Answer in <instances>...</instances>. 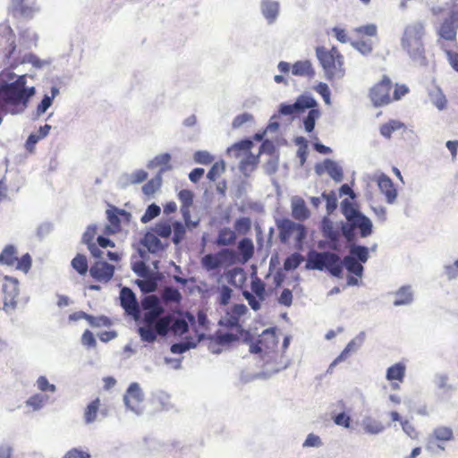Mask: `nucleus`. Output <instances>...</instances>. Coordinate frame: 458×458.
Returning <instances> with one entry per match:
<instances>
[{
    "instance_id": "f257e3e1",
    "label": "nucleus",
    "mask_w": 458,
    "mask_h": 458,
    "mask_svg": "<svg viewBox=\"0 0 458 458\" xmlns=\"http://www.w3.org/2000/svg\"><path fill=\"white\" fill-rule=\"evenodd\" d=\"M369 259V250L365 246L352 245L350 248V255L345 256L343 260L340 257L333 252L311 251L309 253L306 268L324 270L336 277H340L343 274L344 266L348 272L361 276L363 273V266L361 263L367 262Z\"/></svg>"
},
{
    "instance_id": "f03ea898",
    "label": "nucleus",
    "mask_w": 458,
    "mask_h": 458,
    "mask_svg": "<svg viewBox=\"0 0 458 458\" xmlns=\"http://www.w3.org/2000/svg\"><path fill=\"white\" fill-rule=\"evenodd\" d=\"M144 310L143 326L140 327L139 334L142 341L153 343L157 335L165 336L168 334L170 315L161 317L164 308L156 295H148L141 301Z\"/></svg>"
},
{
    "instance_id": "7ed1b4c3",
    "label": "nucleus",
    "mask_w": 458,
    "mask_h": 458,
    "mask_svg": "<svg viewBox=\"0 0 458 458\" xmlns=\"http://www.w3.org/2000/svg\"><path fill=\"white\" fill-rule=\"evenodd\" d=\"M27 80L25 75L19 76L11 83L0 88V99L10 107L13 114L23 112L29 103V99L35 94L34 87H26Z\"/></svg>"
},
{
    "instance_id": "20e7f679",
    "label": "nucleus",
    "mask_w": 458,
    "mask_h": 458,
    "mask_svg": "<svg viewBox=\"0 0 458 458\" xmlns=\"http://www.w3.org/2000/svg\"><path fill=\"white\" fill-rule=\"evenodd\" d=\"M408 92L406 85L395 84L394 87L390 77L383 75L381 80L369 89L368 96L375 107H380L400 100Z\"/></svg>"
},
{
    "instance_id": "39448f33",
    "label": "nucleus",
    "mask_w": 458,
    "mask_h": 458,
    "mask_svg": "<svg viewBox=\"0 0 458 458\" xmlns=\"http://www.w3.org/2000/svg\"><path fill=\"white\" fill-rule=\"evenodd\" d=\"M316 55L329 81L341 79L344 76V57L336 47L327 48L324 46L316 48Z\"/></svg>"
},
{
    "instance_id": "423d86ee",
    "label": "nucleus",
    "mask_w": 458,
    "mask_h": 458,
    "mask_svg": "<svg viewBox=\"0 0 458 458\" xmlns=\"http://www.w3.org/2000/svg\"><path fill=\"white\" fill-rule=\"evenodd\" d=\"M423 35L424 27L421 23L411 24L404 30L402 47L414 59L424 57Z\"/></svg>"
},
{
    "instance_id": "0eeeda50",
    "label": "nucleus",
    "mask_w": 458,
    "mask_h": 458,
    "mask_svg": "<svg viewBox=\"0 0 458 458\" xmlns=\"http://www.w3.org/2000/svg\"><path fill=\"white\" fill-rule=\"evenodd\" d=\"M238 261V255L231 249H222L216 253L204 255L200 259L201 267L208 272H220Z\"/></svg>"
},
{
    "instance_id": "6e6552de",
    "label": "nucleus",
    "mask_w": 458,
    "mask_h": 458,
    "mask_svg": "<svg viewBox=\"0 0 458 458\" xmlns=\"http://www.w3.org/2000/svg\"><path fill=\"white\" fill-rule=\"evenodd\" d=\"M341 208L344 216L347 219V223H353V225H359L361 237H367L371 234V221L363 216L352 202L344 199L342 201Z\"/></svg>"
},
{
    "instance_id": "1a4fd4ad",
    "label": "nucleus",
    "mask_w": 458,
    "mask_h": 458,
    "mask_svg": "<svg viewBox=\"0 0 458 458\" xmlns=\"http://www.w3.org/2000/svg\"><path fill=\"white\" fill-rule=\"evenodd\" d=\"M31 257L29 253L17 257L14 246L7 245L0 254V263L8 267H15L16 269L28 273L31 267Z\"/></svg>"
},
{
    "instance_id": "9d476101",
    "label": "nucleus",
    "mask_w": 458,
    "mask_h": 458,
    "mask_svg": "<svg viewBox=\"0 0 458 458\" xmlns=\"http://www.w3.org/2000/svg\"><path fill=\"white\" fill-rule=\"evenodd\" d=\"M3 293L4 310H13L17 304L19 295V281L14 277L5 276L4 277Z\"/></svg>"
},
{
    "instance_id": "9b49d317",
    "label": "nucleus",
    "mask_w": 458,
    "mask_h": 458,
    "mask_svg": "<svg viewBox=\"0 0 458 458\" xmlns=\"http://www.w3.org/2000/svg\"><path fill=\"white\" fill-rule=\"evenodd\" d=\"M317 106V102L311 97L301 96L293 104H281L279 113L282 115L296 116L303 113L308 108Z\"/></svg>"
},
{
    "instance_id": "f8f14e48",
    "label": "nucleus",
    "mask_w": 458,
    "mask_h": 458,
    "mask_svg": "<svg viewBox=\"0 0 458 458\" xmlns=\"http://www.w3.org/2000/svg\"><path fill=\"white\" fill-rule=\"evenodd\" d=\"M124 403L128 409L136 413H140L142 409L144 400L142 391L137 383H132L128 387L123 397Z\"/></svg>"
},
{
    "instance_id": "ddd939ff",
    "label": "nucleus",
    "mask_w": 458,
    "mask_h": 458,
    "mask_svg": "<svg viewBox=\"0 0 458 458\" xmlns=\"http://www.w3.org/2000/svg\"><path fill=\"white\" fill-rule=\"evenodd\" d=\"M458 30V12L453 11L449 13L443 22L441 23L438 35L440 38L448 40L455 41Z\"/></svg>"
},
{
    "instance_id": "4468645a",
    "label": "nucleus",
    "mask_w": 458,
    "mask_h": 458,
    "mask_svg": "<svg viewBox=\"0 0 458 458\" xmlns=\"http://www.w3.org/2000/svg\"><path fill=\"white\" fill-rule=\"evenodd\" d=\"M114 267L106 261H96L89 268L90 276L98 282L107 283L114 276Z\"/></svg>"
},
{
    "instance_id": "2eb2a0df",
    "label": "nucleus",
    "mask_w": 458,
    "mask_h": 458,
    "mask_svg": "<svg viewBox=\"0 0 458 458\" xmlns=\"http://www.w3.org/2000/svg\"><path fill=\"white\" fill-rule=\"evenodd\" d=\"M121 306L125 312L134 318L140 315V307L134 293L128 287H123L120 292Z\"/></svg>"
},
{
    "instance_id": "dca6fc26",
    "label": "nucleus",
    "mask_w": 458,
    "mask_h": 458,
    "mask_svg": "<svg viewBox=\"0 0 458 458\" xmlns=\"http://www.w3.org/2000/svg\"><path fill=\"white\" fill-rule=\"evenodd\" d=\"M11 6L14 17L31 19L37 11L34 0H11Z\"/></svg>"
},
{
    "instance_id": "f3484780",
    "label": "nucleus",
    "mask_w": 458,
    "mask_h": 458,
    "mask_svg": "<svg viewBox=\"0 0 458 458\" xmlns=\"http://www.w3.org/2000/svg\"><path fill=\"white\" fill-rule=\"evenodd\" d=\"M405 370V365L401 362L395 363L387 369L386 377L388 381L392 382L393 389H398L399 384L403 382Z\"/></svg>"
},
{
    "instance_id": "a211bd4d",
    "label": "nucleus",
    "mask_w": 458,
    "mask_h": 458,
    "mask_svg": "<svg viewBox=\"0 0 458 458\" xmlns=\"http://www.w3.org/2000/svg\"><path fill=\"white\" fill-rule=\"evenodd\" d=\"M377 182L380 191L386 196V201L394 203L397 196V191L392 180L386 174H381L378 176Z\"/></svg>"
},
{
    "instance_id": "6ab92c4d",
    "label": "nucleus",
    "mask_w": 458,
    "mask_h": 458,
    "mask_svg": "<svg viewBox=\"0 0 458 458\" xmlns=\"http://www.w3.org/2000/svg\"><path fill=\"white\" fill-rule=\"evenodd\" d=\"M247 312L248 309L244 304H234L226 312L225 325L229 327H239L240 318Z\"/></svg>"
},
{
    "instance_id": "aec40b11",
    "label": "nucleus",
    "mask_w": 458,
    "mask_h": 458,
    "mask_svg": "<svg viewBox=\"0 0 458 458\" xmlns=\"http://www.w3.org/2000/svg\"><path fill=\"white\" fill-rule=\"evenodd\" d=\"M97 234V227L95 225L89 226L82 235V241L88 245V249L95 258H101L102 251L93 242Z\"/></svg>"
},
{
    "instance_id": "412c9836",
    "label": "nucleus",
    "mask_w": 458,
    "mask_h": 458,
    "mask_svg": "<svg viewBox=\"0 0 458 458\" xmlns=\"http://www.w3.org/2000/svg\"><path fill=\"white\" fill-rule=\"evenodd\" d=\"M125 211L118 209L116 208H112L111 209H107V220L109 225L106 226V231L109 233H115L121 229V220L119 215H124Z\"/></svg>"
},
{
    "instance_id": "4be33fe9",
    "label": "nucleus",
    "mask_w": 458,
    "mask_h": 458,
    "mask_svg": "<svg viewBox=\"0 0 458 458\" xmlns=\"http://www.w3.org/2000/svg\"><path fill=\"white\" fill-rule=\"evenodd\" d=\"M204 337V333H198L195 338L189 339V337H185L186 341L182 343L174 344L171 346V352L174 354H182L186 351L194 348L198 342H199Z\"/></svg>"
},
{
    "instance_id": "5701e85b",
    "label": "nucleus",
    "mask_w": 458,
    "mask_h": 458,
    "mask_svg": "<svg viewBox=\"0 0 458 458\" xmlns=\"http://www.w3.org/2000/svg\"><path fill=\"white\" fill-rule=\"evenodd\" d=\"M189 331V325L183 318H174L170 315L168 333L171 332L175 336H182Z\"/></svg>"
},
{
    "instance_id": "b1692460",
    "label": "nucleus",
    "mask_w": 458,
    "mask_h": 458,
    "mask_svg": "<svg viewBox=\"0 0 458 458\" xmlns=\"http://www.w3.org/2000/svg\"><path fill=\"white\" fill-rule=\"evenodd\" d=\"M399 130H406V125L398 120L392 119L380 126L379 132L384 138L389 140L393 132Z\"/></svg>"
},
{
    "instance_id": "393cba45",
    "label": "nucleus",
    "mask_w": 458,
    "mask_h": 458,
    "mask_svg": "<svg viewBox=\"0 0 458 458\" xmlns=\"http://www.w3.org/2000/svg\"><path fill=\"white\" fill-rule=\"evenodd\" d=\"M142 244L151 253H157L163 250L161 241L158 239V235L153 233H147L142 240Z\"/></svg>"
},
{
    "instance_id": "a878e982",
    "label": "nucleus",
    "mask_w": 458,
    "mask_h": 458,
    "mask_svg": "<svg viewBox=\"0 0 458 458\" xmlns=\"http://www.w3.org/2000/svg\"><path fill=\"white\" fill-rule=\"evenodd\" d=\"M263 15L269 22H273L278 15L279 4L276 2L264 0L261 4Z\"/></svg>"
},
{
    "instance_id": "bb28decb",
    "label": "nucleus",
    "mask_w": 458,
    "mask_h": 458,
    "mask_svg": "<svg viewBox=\"0 0 458 458\" xmlns=\"http://www.w3.org/2000/svg\"><path fill=\"white\" fill-rule=\"evenodd\" d=\"M292 72L296 76L307 77H313L315 73L311 63L308 60L296 62L292 67Z\"/></svg>"
},
{
    "instance_id": "cd10ccee",
    "label": "nucleus",
    "mask_w": 458,
    "mask_h": 458,
    "mask_svg": "<svg viewBox=\"0 0 458 458\" xmlns=\"http://www.w3.org/2000/svg\"><path fill=\"white\" fill-rule=\"evenodd\" d=\"M236 233L230 228L225 227L218 233L216 243L218 246H229L234 244L236 241Z\"/></svg>"
},
{
    "instance_id": "c85d7f7f",
    "label": "nucleus",
    "mask_w": 458,
    "mask_h": 458,
    "mask_svg": "<svg viewBox=\"0 0 458 458\" xmlns=\"http://www.w3.org/2000/svg\"><path fill=\"white\" fill-rule=\"evenodd\" d=\"M325 171L334 179L336 182H340L343 180L344 174L341 166L337 163L331 159H327L323 164Z\"/></svg>"
},
{
    "instance_id": "c756f323",
    "label": "nucleus",
    "mask_w": 458,
    "mask_h": 458,
    "mask_svg": "<svg viewBox=\"0 0 458 458\" xmlns=\"http://www.w3.org/2000/svg\"><path fill=\"white\" fill-rule=\"evenodd\" d=\"M99 408V398H96L87 405L84 411V420L87 424L92 423L96 420Z\"/></svg>"
},
{
    "instance_id": "7c9ffc66",
    "label": "nucleus",
    "mask_w": 458,
    "mask_h": 458,
    "mask_svg": "<svg viewBox=\"0 0 458 458\" xmlns=\"http://www.w3.org/2000/svg\"><path fill=\"white\" fill-rule=\"evenodd\" d=\"M297 230H303V227L291 220H284L280 225V237L282 240L286 241Z\"/></svg>"
},
{
    "instance_id": "2f4dec72",
    "label": "nucleus",
    "mask_w": 458,
    "mask_h": 458,
    "mask_svg": "<svg viewBox=\"0 0 458 458\" xmlns=\"http://www.w3.org/2000/svg\"><path fill=\"white\" fill-rule=\"evenodd\" d=\"M239 251L242 256V262H247L251 259L254 253V246L252 241L249 238H243L238 245Z\"/></svg>"
},
{
    "instance_id": "473e14b6",
    "label": "nucleus",
    "mask_w": 458,
    "mask_h": 458,
    "mask_svg": "<svg viewBox=\"0 0 458 458\" xmlns=\"http://www.w3.org/2000/svg\"><path fill=\"white\" fill-rule=\"evenodd\" d=\"M72 267L81 276H85L89 271L87 258L83 254L79 253L72 259Z\"/></svg>"
},
{
    "instance_id": "72a5a7b5",
    "label": "nucleus",
    "mask_w": 458,
    "mask_h": 458,
    "mask_svg": "<svg viewBox=\"0 0 458 458\" xmlns=\"http://www.w3.org/2000/svg\"><path fill=\"white\" fill-rule=\"evenodd\" d=\"M250 289L252 292L251 293L255 294L259 299V301H265L267 295L266 285L264 282L257 276L251 279Z\"/></svg>"
},
{
    "instance_id": "f704fd0d",
    "label": "nucleus",
    "mask_w": 458,
    "mask_h": 458,
    "mask_svg": "<svg viewBox=\"0 0 458 458\" xmlns=\"http://www.w3.org/2000/svg\"><path fill=\"white\" fill-rule=\"evenodd\" d=\"M173 223L170 220L160 221L153 227V232L162 238H168L172 233Z\"/></svg>"
},
{
    "instance_id": "c9c22d12",
    "label": "nucleus",
    "mask_w": 458,
    "mask_h": 458,
    "mask_svg": "<svg viewBox=\"0 0 458 458\" xmlns=\"http://www.w3.org/2000/svg\"><path fill=\"white\" fill-rule=\"evenodd\" d=\"M412 301V293L408 286L402 287L396 293V299L394 301V306L409 304Z\"/></svg>"
},
{
    "instance_id": "e433bc0d",
    "label": "nucleus",
    "mask_w": 458,
    "mask_h": 458,
    "mask_svg": "<svg viewBox=\"0 0 458 458\" xmlns=\"http://www.w3.org/2000/svg\"><path fill=\"white\" fill-rule=\"evenodd\" d=\"M48 400V397L45 394H36L30 396L27 401L26 404L27 406H30L32 408L33 411H38L41 409L44 404Z\"/></svg>"
},
{
    "instance_id": "4c0bfd02",
    "label": "nucleus",
    "mask_w": 458,
    "mask_h": 458,
    "mask_svg": "<svg viewBox=\"0 0 458 458\" xmlns=\"http://www.w3.org/2000/svg\"><path fill=\"white\" fill-rule=\"evenodd\" d=\"M225 171V164L223 160L216 162L208 171L207 177L212 182L216 181Z\"/></svg>"
},
{
    "instance_id": "58836bf2",
    "label": "nucleus",
    "mask_w": 458,
    "mask_h": 458,
    "mask_svg": "<svg viewBox=\"0 0 458 458\" xmlns=\"http://www.w3.org/2000/svg\"><path fill=\"white\" fill-rule=\"evenodd\" d=\"M161 186V177L160 175L157 176L156 178H153L149 181H148L143 186H142V191L147 196H152L156 191L159 190Z\"/></svg>"
},
{
    "instance_id": "ea45409f",
    "label": "nucleus",
    "mask_w": 458,
    "mask_h": 458,
    "mask_svg": "<svg viewBox=\"0 0 458 458\" xmlns=\"http://www.w3.org/2000/svg\"><path fill=\"white\" fill-rule=\"evenodd\" d=\"M433 437L439 441H450L454 438V433L448 427H438L433 430Z\"/></svg>"
},
{
    "instance_id": "a19ab883",
    "label": "nucleus",
    "mask_w": 458,
    "mask_h": 458,
    "mask_svg": "<svg viewBox=\"0 0 458 458\" xmlns=\"http://www.w3.org/2000/svg\"><path fill=\"white\" fill-rule=\"evenodd\" d=\"M320 116V112L313 107L308 113V115L303 121L304 128L308 132H311L314 130L316 120Z\"/></svg>"
},
{
    "instance_id": "79ce46f5",
    "label": "nucleus",
    "mask_w": 458,
    "mask_h": 458,
    "mask_svg": "<svg viewBox=\"0 0 458 458\" xmlns=\"http://www.w3.org/2000/svg\"><path fill=\"white\" fill-rule=\"evenodd\" d=\"M352 46L362 55H369L372 52L373 45L371 40L358 39L351 42Z\"/></svg>"
},
{
    "instance_id": "37998d69",
    "label": "nucleus",
    "mask_w": 458,
    "mask_h": 458,
    "mask_svg": "<svg viewBox=\"0 0 458 458\" xmlns=\"http://www.w3.org/2000/svg\"><path fill=\"white\" fill-rule=\"evenodd\" d=\"M172 230L174 232L173 242L178 244L184 238L186 233V228L184 225L179 221L173 223Z\"/></svg>"
},
{
    "instance_id": "c03bdc74",
    "label": "nucleus",
    "mask_w": 458,
    "mask_h": 458,
    "mask_svg": "<svg viewBox=\"0 0 458 458\" xmlns=\"http://www.w3.org/2000/svg\"><path fill=\"white\" fill-rule=\"evenodd\" d=\"M162 297L165 301H172L175 303H179L182 299L179 290L174 287L165 288Z\"/></svg>"
},
{
    "instance_id": "a18cd8bd",
    "label": "nucleus",
    "mask_w": 458,
    "mask_h": 458,
    "mask_svg": "<svg viewBox=\"0 0 458 458\" xmlns=\"http://www.w3.org/2000/svg\"><path fill=\"white\" fill-rule=\"evenodd\" d=\"M171 160V156L168 153H163L157 156L151 162V165L154 166H165L161 169V172H165L171 168L169 165Z\"/></svg>"
},
{
    "instance_id": "49530a36",
    "label": "nucleus",
    "mask_w": 458,
    "mask_h": 458,
    "mask_svg": "<svg viewBox=\"0 0 458 458\" xmlns=\"http://www.w3.org/2000/svg\"><path fill=\"white\" fill-rule=\"evenodd\" d=\"M233 294V290L226 286L223 285L218 290V297H217V302L222 305L225 306L229 303Z\"/></svg>"
},
{
    "instance_id": "de8ad7c7",
    "label": "nucleus",
    "mask_w": 458,
    "mask_h": 458,
    "mask_svg": "<svg viewBox=\"0 0 458 458\" xmlns=\"http://www.w3.org/2000/svg\"><path fill=\"white\" fill-rule=\"evenodd\" d=\"M7 36H6V43L7 47L5 48V55L7 57H10L16 49V44H15V34L13 30L11 29V27H7Z\"/></svg>"
},
{
    "instance_id": "09e8293b",
    "label": "nucleus",
    "mask_w": 458,
    "mask_h": 458,
    "mask_svg": "<svg viewBox=\"0 0 458 458\" xmlns=\"http://www.w3.org/2000/svg\"><path fill=\"white\" fill-rule=\"evenodd\" d=\"M302 261V257L299 253H294L289 256L284 262V268L285 270H293L297 268Z\"/></svg>"
},
{
    "instance_id": "8fccbe9b",
    "label": "nucleus",
    "mask_w": 458,
    "mask_h": 458,
    "mask_svg": "<svg viewBox=\"0 0 458 458\" xmlns=\"http://www.w3.org/2000/svg\"><path fill=\"white\" fill-rule=\"evenodd\" d=\"M242 296L247 300L248 304L253 310L257 311V310H260V308H261L260 303L263 301H259V299L256 295H254L253 293H250L247 290H244L242 292Z\"/></svg>"
},
{
    "instance_id": "3c124183",
    "label": "nucleus",
    "mask_w": 458,
    "mask_h": 458,
    "mask_svg": "<svg viewBox=\"0 0 458 458\" xmlns=\"http://www.w3.org/2000/svg\"><path fill=\"white\" fill-rule=\"evenodd\" d=\"M160 208L156 204L149 205L141 217L143 223H147L160 214Z\"/></svg>"
},
{
    "instance_id": "603ef678",
    "label": "nucleus",
    "mask_w": 458,
    "mask_h": 458,
    "mask_svg": "<svg viewBox=\"0 0 458 458\" xmlns=\"http://www.w3.org/2000/svg\"><path fill=\"white\" fill-rule=\"evenodd\" d=\"M401 425L403 430L409 437H411V439L419 438V431L416 429L415 426L412 423H411L408 420H401Z\"/></svg>"
},
{
    "instance_id": "864d4df0",
    "label": "nucleus",
    "mask_w": 458,
    "mask_h": 458,
    "mask_svg": "<svg viewBox=\"0 0 458 458\" xmlns=\"http://www.w3.org/2000/svg\"><path fill=\"white\" fill-rule=\"evenodd\" d=\"M56 92H57V89H53V96H55V94ZM53 98L54 97H49L47 95H46L43 98V99L41 100V102L38 104V106L37 107L38 115L44 114L49 108V106L52 105Z\"/></svg>"
},
{
    "instance_id": "5fc2aeb1",
    "label": "nucleus",
    "mask_w": 458,
    "mask_h": 458,
    "mask_svg": "<svg viewBox=\"0 0 458 458\" xmlns=\"http://www.w3.org/2000/svg\"><path fill=\"white\" fill-rule=\"evenodd\" d=\"M179 199L182 204V208L188 209L192 204L193 194L190 190H182L178 194Z\"/></svg>"
},
{
    "instance_id": "6e6d98bb",
    "label": "nucleus",
    "mask_w": 458,
    "mask_h": 458,
    "mask_svg": "<svg viewBox=\"0 0 458 458\" xmlns=\"http://www.w3.org/2000/svg\"><path fill=\"white\" fill-rule=\"evenodd\" d=\"M258 163V157L249 154L246 158L241 161L240 169L242 171L253 170Z\"/></svg>"
},
{
    "instance_id": "4d7b16f0",
    "label": "nucleus",
    "mask_w": 458,
    "mask_h": 458,
    "mask_svg": "<svg viewBox=\"0 0 458 458\" xmlns=\"http://www.w3.org/2000/svg\"><path fill=\"white\" fill-rule=\"evenodd\" d=\"M357 35H367L374 37L377 35V26L375 24H367L354 29Z\"/></svg>"
},
{
    "instance_id": "13d9d810",
    "label": "nucleus",
    "mask_w": 458,
    "mask_h": 458,
    "mask_svg": "<svg viewBox=\"0 0 458 458\" xmlns=\"http://www.w3.org/2000/svg\"><path fill=\"white\" fill-rule=\"evenodd\" d=\"M37 386H38V388L42 392L54 393L55 391V386L53 384H50L45 376H40L38 378Z\"/></svg>"
},
{
    "instance_id": "bf43d9fd",
    "label": "nucleus",
    "mask_w": 458,
    "mask_h": 458,
    "mask_svg": "<svg viewBox=\"0 0 458 458\" xmlns=\"http://www.w3.org/2000/svg\"><path fill=\"white\" fill-rule=\"evenodd\" d=\"M253 120V116L250 114L243 113L241 114L233 120L232 126L234 129H237L241 127L242 124H244L247 122H250Z\"/></svg>"
},
{
    "instance_id": "052dcab7",
    "label": "nucleus",
    "mask_w": 458,
    "mask_h": 458,
    "mask_svg": "<svg viewBox=\"0 0 458 458\" xmlns=\"http://www.w3.org/2000/svg\"><path fill=\"white\" fill-rule=\"evenodd\" d=\"M343 234L346 238L348 242H353L355 233L354 230L359 229V225H353V223H347L343 226Z\"/></svg>"
},
{
    "instance_id": "680f3d73",
    "label": "nucleus",
    "mask_w": 458,
    "mask_h": 458,
    "mask_svg": "<svg viewBox=\"0 0 458 458\" xmlns=\"http://www.w3.org/2000/svg\"><path fill=\"white\" fill-rule=\"evenodd\" d=\"M436 384L439 389H442L445 392L452 391L454 389L453 386L449 384L448 377L445 375L438 376L437 377Z\"/></svg>"
},
{
    "instance_id": "e2e57ef3",
    "label": "nucleus",
    "mask_w": 458,
    "mask_h": 458,
    "mask_svg": "<svg viewBox=\"0 0 458 458\" xmlns=\"http://www.w3.org/2000/svg\"><path fill=\"white\" fill-rule=\"evenodd\" d=\"M278 302L285 307H290L293 303V293L289 289H284L278 297Z\"/></svg>"
},
{
    "instance_id": "0e129e2a",
    "label": "nucleus",
    "mask_w": 458,
    "mask_h": 458,
    "mask_svg": "<svg viewBox=\"0 0 458 458\" xmlns=\"http://www.w3.org/2000/svg\"><path fill=\"white\" fill-rule=\"evenodd\" d=\"M316 91L321 95L326 104H330V90L326 83L320 82L316 87Z\"/></svg>"
},
{
    "instance_id": "69168bd1",
    "label": "nucleus",
    "mask_w": 458,
    "mask_h": 458,
    "mask_svg": "<svg viewBox=\"0 0 458 458\" xmlns=\"http://www.w3.org/2000/svg\"><path fill=\"white\" fill-rule=\"evenodd\" d=\"M63 458H90V454L81 449L72 448L69 450Z\"/></svg>"
},
{
    "instance_id": "338daca9",
    "label": "nucleus",
    "mask_w": 458,
    "mask_h": 458,
    "mask_svg": "<svg viewBox=\"0 0 458 458\" xmlns=\"http://www.w3.org/2000/svg\"><path fill=\"white\" fill-rule=\"evenodd\" d=\"M364 429L366 430V432L371 434H377L384 429V426L377 421H369L364 424Z\"/></svg>"
},
{
    "instance_id": "774afa93",
    "label": "nucleus",
    "mask_w": 458,
    "mask_h": 458,
    "mask_svg": "<svg viewBox=\"0 0 458 458\" xmlns=\"http://www.w3.org/2000/svg\"><path fill=\"white\" fill-rule=\"evenodd\" d=\"M334 421L336 425L343 426L344 428H349L351 418L346 413L341 412L335 417Z\"/></svg>"
}]
</instances>
